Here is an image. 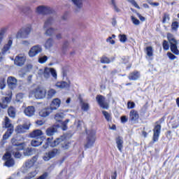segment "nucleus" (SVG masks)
I'll return each mask as SVG.
<instances>
[{"label":"nucleus","instance_id":"f257e3e1","mask_svg":"<svg viewBox=\"0 0 179 179\" xmlns=\"http://www.w3.org/2000/svg\"><path fill=\"white\" fill-rule=\"evenodd\" d=\"M47 94V90L43 87H37L36 88L29 92V97H35V99H45V94Z\"/></svg>","mask_w":179,"mask_h":179},{"label":"nucleus","instance_id":"f03ea898","mask_svg":"<svg viewBox=\"0 0 179 179\" xmlns=\"http://www.w3.org/2000/svg\"><path fill=\"white\" fill-rule=\"evenodd\" d=\"M167 38L171 44V51L176 55H179L178 48H177V44H178V42L177 40H176V38H174V35H173V34L168 33Z\"/></svg>","mask_w":179,"mask_h":179},{"label":"nucleus","instance_id":"7ed1b4c3","mask_svg":"<svg viewBox=\"0 0 179 179\" xmlns=\"http://www.w3.org/2000/svg\"><path fill=\"white\" fill-rule=\"evenodd\" d=\"M59 155H61V150L58 148H53L48 152H45L43 159L45 162H48V160H51V159H54V157L59 156Z\"/></svg>","mask_w":179,"mask_h":179},{"label":"nucleus","instance_id":"20e7f679","mask_svg":"<svg viewBox=\"0 0 179 179\" xmlns=\"http://www.w3.org/2000/svg\"><path fill=\"white\" fill-rule=\"evenodd\" d=\"M40 72H43L45 79H50L52 76V78L57 80V71L55 69L45 67L43 71L40 70Z\"/></svg>","mask_w":179,"mask_h":179},{"label":"nucleus","instance_id":"39448f33","mask_svg":"<svg viewBox=\"0 0 179 179\" xmlns=\"http://www.w3.org/2000/svg\"><path fill=\"white\" fill-rule=\"evenodd\" d=\"M94 142H96V131H90L88 133L87 143L85 145V149H89L90 148H92V146L94 145Z\"/></svg>","mask_w":179,"mask_h":179},{"label":"nucleus","instance_id":"423d86ee","mask_svg":"<svg viewBox=\"0 0 179 179\" xmlns=\"http://www.w3.org/2000/svg\"><path fill=\"white\" fill-rule=\"evenodd\" d=\"M31 32V27H25L19 30L16 34V38H27Z\"/></svg>","mask_w":179,"mask_h":179},{"label":"nucleus","instance_id":"0eeeda50","mask_svg":"<svg viewBox=\"0 0 179 179\" xmlns=\"http://www.w3.org/2000/svg\"><path fill=\"white\" fill-rule=\"evenodd\" d=\"M13 41L12 40H9L7 44H5L1 49V52H0V62H2V59H3V56L6 55V54H9L10 52V47H12Z\"/></svg>","mask_w":179,"mask_h":179},{"label":"nucleus","instance_id":"6e6552de","mask_svg":"<svg viewBox=\"0 0 179 179\" xmlns=\"http://www.w3.org/2000/svg\"><path fill=\"white\" fill-rule=\"evenodd\" d=\"M38 15H50L52 13V10L47 6H38L36 10Z\"/></svg>","mask_w":179,"mask_h":179},{"label":"nucleus","instance_id":"1a4fd4ad","mask_svg":"<svg viewBox=\"0 0 179 179\" xmlns=\"http://www.w3.org/2000/svg\"><path fill=\"white\" fill-rule=\"evenodd\" d=\"M43 51V48L40 45H34L29 51V55L31 58L36 57Z\"/></svg>","mask_w":179,"mask_h":179},{"label":"nucleus","instance_id":"9d476101","mask_svg":"<svg viewBox=\"0 0 179 179\" xmlns=\"http://www.w3.org/2000/svg\"><path fill=\"white\" fill-rule=\"evenodd\" d=\"M3 160H6L5 166L7 167H13V166H15V160L12 159V155L10 152H6L4 154Z\"/></svg>","mask_w":179,"mask_h":179},{"label":"nucleus","instance_id":"9b49d317","mask_svg":"<svg viewBox=\"0 0 179 179\" xmlns=\"http://www.w3.org/2000/svg\"><path fill=\"white\" fill-rule=\"evenodd\" d=\"M96 100L101 108H104L105 110L108 108V103L106 102V97L103 95H97L96 96Z\"/></svg>","mask_w":179,"mask_h":179},{"label":"nucleus","instance_id":"f8f14e48","mask_svg":"<svg viewBox=\"0 0 179 179\" xmlns=\"http://www.w3.org/2000/svg\"><path fill=\"white\" fill-rule=\"evenodd\" d=\"M24 62H26V56L24 55H18L14 59V64L17 66H23Z\"/></svg>","mask_w":179,"mask_h":179},{"label":"nucleus","instance_id":"ddd939ff","mask_svg":"<svg viewBox=\"0 0 179 179\" xmlns=\"http://www.w3.org/2000/svg\"><path fill=\"white\" fill-rule=\"evenodd\" d=\"M162 131V125L157 124L153 129V142H157L159 141V137L160 136V132Z\"/></svg>","mask_w":179,"mask_h":179},{"label":"nucleus","instance_id":"4468645a","mask_svg":"<svg viewBox=\"0 0 179 179\" xmlns=\"http://www.w3.org/2000/svg\"><path fill=\"white\" fill-rule=\"evenodd\" d=\"M37 162V157H33L31 159L27 160L24 164V170L22 171V173H27V170H29L31 167L34 166V164Z\"/></svg>","mask_w":179,"mask_h":179},{"label":"nucleus","instance_id":"2eb2a0df","mask_svg":"<svg viewBox=\"0 0 179 179\" xmlns=\"http://www.w3.org/2000/svg\"><path fill=\"white\" fill-rule=\"evenodd\" d=\"M7 85L9 89L13 90V89H16V87H17V80L13 76H9L7 78Z\"/></svg>","mask_w":179,"mask_h":179},{"label":"nucleus","instance_id":"dca6fc26","mask_svg":"<svg viewBox=\"0 0 179 179\" xmlns=\"http://www.w3.org/2000/svg\"><path fill=\"white\" fill-rule=\"evenodd\" d=\"M12 98L10 96H3L1 101H0V107L5 110L8 108V104L10 103Z\"/></svg>","mask_w":179,"mask_h":179},{"label":"nucleus","instance_id":"f3484780","mask_svg":"<svg viewBox=\"0 0 179 179\" xmlns=\"http://www.w3.org/2000/svg\"><path fill=\"white\" fill-rule=\"evenodd\" d=\"M55 24H57L55 19L52 17H49L44 22L43 29H47L50 26H55Z\"/></svg>","mask_w":179,"mask_h":179},{"label":"nucleus","instance_id":"a211bd4d","mask_svg":"<svg viewBox=\"0 0 179 179\" xmlns=\"http://www.w3.org/2000/svg\"><path fill=\"white\" fill-rule=\"evenodd\" d=\"M61 106V99L58 98L53 99L50 108L52 109V111L55 110H58Z\"/></svg>","mask_w":179,"mask_h":179},{"label":"nucleus","instance_id":"6ab92c4d","mask_svg":"<svg viewBox=\"0 0 179 179\" xmlns=\"http://www.w3.org/2000/svg\"><path fill=\"white\" fill-rule=\"evenodd\" d=\"M35 113H36V108L33 106H27L24 110V114H25L27 117H33Z\"/></svg>","mask_w":179,"mask_h":179},{"label":"nucleus","instance_id":"aec40b11","mask_svg":"<svg viewBox=\"0 0 179 179\" xmlns=\"http://www.w3.org/2000/svg\"><path fill=\"white\" fill-rule=\"evenodd\" d=\"M11 142L13 145V149L14 150H23V149H24V143H21L17 144V141L15 138H13L11 140Z\"/></svg>","mask_w":179,"mask_h":179},{"label":"nucleus","instance_id":"412c9836","mask_svg":"<svg viewBox=\"0 0 179 179\" xmlns=\"http://www.w3.org/2000/svg\"><path fill=\"white\" fill-rule=\"evenodd\" d=\"M29 128H30V125L27 124L19 125L15 129V132H17V134H24V132L29 130Z\"/></svg>","mask_w":179,"mask_h":179},{"label":"nucleus","instance_id":"4be33fe9","mask_svg":"<svg viewBox=\"0 0 179 179\" xmlns=\"http://www.w3.org/2000/svg\"><path fill=\"white\" fill-rule=\"evenodd\" d=\"M51 113H52V109L50 107H47V108L41 109L39 111V115L42 118H46V117H48V115H50V114H51Z\"/></svg>","mask_w":179,"mask_h":179},{"label":"nucleus","instance_id":"5701e85b","mask_svg":"<svg viewBox=\"0 0 179 179\" xmlns=\"http://www.w3.org/2000/svg\"><path fill=\"white\" fill-rule=\"evenodd\" d=\"M29 136L31 138H34L35 139H40L43 136V131L40 129L34 130L31 133H30Z\"/></svg>","mask_w":179,"mask_h":179},{"label":"nucleus","instance_id":"b1692460","mask_svg":"<svg viewBox=\"0 0 179 179\" xmlns=\"http://www.w3.org/2000/svg\"><path fill=\"white\" fill-rule=\"evenodd\" d=\"M141 78V73L138 71H134L129 74V80H138Z\"/></svg>","mask_w":179,"mask_h":179},{"label":"nucleus","instance_id":"393cba45","mask_svg":"<svg viewBox=\"0 0 179 179\" xmlns=\"http://www.w3.org/2000/svg\"><path fill=\"white\" fill-rule=\"evenodd\" d=\"M130 121H138L139 120V113L135 110H131L129 113Z\"/></svg>","mask_w":179,"mask_h":179},{"label":"nucleus","instance_id":"a878e982","mask_svg":"<svg viewBox=\"0 0 179 179\" xmlns=\"http://www.w3.org/2000/svg\"><path fill=\"white\" fill-rule=\"evenodd\" d=\"M55 86L57 89H65L71 86V81H69L68 83L65 81L57 82Z\"/></svg>","mask_w":179,"mask_h":179},{"label":"nucleus","instance_id":"bb28decb","mask_svg":"<svg viewBox=\"0 0 179 179\" xmlns=\"http://www.w3.org/2000/svg\"><path fill=\"white\" fill-rule=\"evenodd\" d=\"M57 94V91L52 88H50L48 91L46 90L45 94V98L48 99V100H50V99H52Z\"/></svg>","mask_w":179,"mask_h":179},{"label":"nucleus","instance_id":"cd10ccee","mask_svg":"<svg viewBox=\"0 0 179 179\" xmlns=\"http://www.w3.org/2000/svg\"><path fill=\"white\" fill-rule=\"evenodd\" d=\"M116 143H117L118 150H120V152H122V148H124V140H122V137L121 136L117 137Z\"/></svg>","mask_w":179,"mask_h":179},{"label":"nucleus","instance_id":"c85d7f7f","mask_svg":"<svg viewBox=\"0 0 179 179\" xmlns=\"http://www.w3.org/2000/svg\"><path fill=\"white\" fill-rule=\"evenodd\" d=\"M42 144H43V138H36L31 141V146H34V148H37L38 146H41V145Z\"/></svg>","mask_w":179,"mask_h":179},{"label":"nucleus","instance_id":"c756f323","mask_svg":"<svg viewBox=\"0 0 179 179\" xmlns=\"http://www.w3.org/2000/svg\"><path fill=\"white\" fill-rule=\"evenodd\" d=\"M54 45V39L50 38H48L45 44H44V47L46 50H50V48H52V47Z\"/></svg>","mask_w":179,"mask_h":179},{"label":"nucleus","instance_id":"7c9ffc66","mask_svg":"<svg viewBox=\"0 0 179 179\" xmlns=\"http://www.w3.org/2000/svg\"><path fill=\"white\" fill-rule=\"evenodd\" d=\"M62 142H64V137L57 138L52 142H50V146L51 148H55L59 145V143L62 144Z\"/></svg>","mask_w":179,"mask_h":179},{"label":"nucleus","instance_id":"2f4dec72","mask_svg":"<svg viewBox=\"0 0 179 179\" xmlns=\"http://www.w3.org/2000/svg\"><path fill=\"white\" fill-rule=\"evenodd\" d=\"M71 2L75 5L77 9L83 8V0H71Z\"/></svg>","mask_w":179,"mask_h":179},{"label":"nucleus","instance_id":"473e14b6","mask_svg":"<svg viewBox=\"0 0 179 179\" xmlns=\"http://www.w3.org/2000/svg\"><path fill=\"white\" fill-rule=\"evenodd\" d=\"M8 114L11 118H15V117H16V108L13 106H10L8 109Z\"/></svg>","mask_w":179,"mask_h":179},{"label":"nucleus","instance_id":"72a5a7b5","mask_svg":"<svg viewBox=\"0 0 179 179\" xmlns=\"http://www.w3.org/2000/svg\"><path fill=\"white\" fill-rule=\"evenodd\" d=\"M4 125L6 128H9V129L13 128V125L10 122V119H9L8 117H6L4 119Z\"/></svg>","mask_w":179,"mask_h":179},{"label":"nucleus","instance_id":"f704fd0d","mask_svg":"<svg viewBox=\"0 0 179 179\" xmlns=\"http://www.w3.org/2000/svg\"><path fill=\"white\" fill-rule=\"evenodd\" d=\"M13 134V128L8 129L7 131L5 133V134L3 136V141H6V139H9V137L10 135Z\"/></svg>","mask_w":179,"mask_h":179},{"label":"nucleus","instance_id":"c9c22d12","mask_svg":"<svg viewBox=\"0 0 179 179\" xmlns=\"http://www.w3.org/2000/svg\"><path fill=\"white\" fill-rule=\"evenodd\" d=\"M57 132V129L54 127H50L46 129V135L48 136H52Z\"/></svg>","mask_w":179,"mask_h":179},{"label":"nucleus","instance_id":"e433bc0d","mask_svg":"<svg viewBox=\"0 0 179 179\" xmlns=\"http://www.w3.org/2000/svg\"><path fill=\"white\" fill-rule=\"evenodd\" d=\"M145 52L148 57H153V48L152 46H148L145 48Z\"/></svg>","mask_w":179,"mask_h":179},{"label":"nucleus","instance_id":"4c0bfd02","mask_svg":"<svg viewBox=\"0 0 179 179\" xmlns=\"http://www.w3.org/2000/svg\"><path fill=\"white\" fill-rule=\"evenodd\" d=\"M118 38H119L120 43H123V44L127 43V41H128V37L125 34H119Z\"/></svg>","mask_w":179,"mask_h":179},{"label":"nucleus","instance_id":"58836bf2","mask_svg":"<svg viewBox=\"0 0 179 179\" xmlns=\"http://www.w3.org/2000/svg\"><path fill=\"white\" fill-rule=\"evenodd\" d=\"M57 29L55 28H52V27H50L48 29H46L45 31V34L47 36H52V34H54V32L56 31Z\"/></svg>","mask_w":179,"mask_h":179},{"label":"nucleus","instance_id":"ea45409f","mask_svg":"<svg viewBox=\"0 0 179 179\" xmlns=\"http://www.w3.org/2000/svg\"><path fill=\"white\" fill-rule=\"evenodd\" d=\"M62 148L64 150H68L71 148V143L69 142H62Z\"/></svg>","mask_w":179,"mask_h":179},{"label":"nucleus","instance_id":"a19ab883","mask_svg":"<svg viewBox=\"0 0 179 179\" xmlns=\"http://www.w3.org/2000/svg\"><path fill=\"white\" fill-rule=\"evenodd\" d=\"M36 176H37V171H34L31 173H29L28 174V176H27L24 179H31V178H34V177H36Z\"/></svg>","mask_w":179,"mask_h":179},{"label":"nucleus","instance_id":"79ce46f5","mask_svg":"<svg viewBox=\"0 0 179 179\" xmlns=\"http://www.w3.org/2000/svg\"><path fill=\"white\" fill-rule=\"evenodd\" d=\"M69 119H66L65 122H63L62 123V129L63 131H66V129H68V122H69Z\"/></svg>","mask_w":179,"mask_h":179},{"label":"nucleus","instance_id":"37998d69","mask_svg":"<svg viewBox=\"0 0 179 179\" xmlns=\"http://www.w3.org/2000/svg\"><path fill=\"white\" fill-rule=\"evenodd\" d=\"M111 62V60L106 56H103L101 59V64H110Z\"/></svg>","mask_w":179,"mask_h":179},{"label":"nucleus","instance_id":"c03bdc74","mask_svg":"<svg viewBox=\"0 0 179 179\" xmlns=\"http://www.w3.org/2000/svg\"><path fill=\"white\" fill-rule=\"evenodd\" d=\"M178 27H179L178 22L176 21L172 22V24H171L172 30H173L174 31H177V30L178 29Z\"/></svg>","mask_w":179,"mask_h":179},{"label":"nucleus","instance_id":"a18cd8bd","mask_svg":"<svg viewBox=\"0 0 179 179\" xmlns=\"http://www.w3.org/2000/svg\"><path fill=\"white\" fill-rule=\"evenodd\" d=\"M33 155V149L27 148L24 151V156H31Z\"/></svg>","mask_w":179,"mask_h":179},{"label":"nucleus","instance_id":"49530a36","mask_svg":"<svg viewBox=\"0 0 179 179\" xmlns=\"http://www.w3.org/2000/svg\"><path fill=\"white\" fill-rule=\"evenodd\" d=\"M102 114L104 115L106 120L111 121V115H110L108 112L103 110Z\"/></svg>","mask_w":179,"mask_h":179},{"label":"nucleus","instance_id":"de8ad7c7","mask_svg":"<svg viewBox=\"0 0 179 179\" xmlns=\"http://www.w3.org/2000/svg\"><path fill=\"white\" fill-rule=\"evenodd\" d=\"M81 108L83 111H87L90 108L89 103L86 102H82Z\"/></svg>","mask_w":179,"mask_h":179},{"label":"nucleus","instance_id":"09e8293b","mask_svg":"<svg viewBox=\"0 0 179 179\" xmlns=\"http://www.w3.org/2000/svg\"><path fill=\"white\" fill-rule=\"evenodd\" d=\"M5 87H6V80H5V78H2L0 80V89H1V90H3Z\"/></svg>","mask_w":179,"mask_h":179},{"label":"nucleus","instance_id":"8fccbe9b","mask_svg":"<svg viewBox=\"0 0 179 179\" xmlns=\"http://www.w3.org/2000/svg\"><path fill=\"white\" fill-rule=\"evenodd\" d=\"M162 46L165 51H168V50L170 48V45H169V42L167 41H163Z\"/></svg>","mask_w":179,"mask_h":179},{"label":"nucleus","instance_id":"3c124183","mask_svg":"<svg viewBox=\"0 0 179 179\" xmlns=\"http://www.w3.org/2000/svg\"><path fill=\"white\" fill-rule=\"evenodd\" d=\"M131 19L132 23H134L136 26L141 24V21H139V20H138L136 17L131 16Z\"/></svg>","mask_w":179,"mask_h":179},{"label":"nucleus","instance_id":"603ef678","mask_svg":"<svg viewBox=\"0 0 179 179\" xmlns=\"http://www.w3.org/2000/svg\"><path fill=\"white\" fill-rule=\"evenodd\" d=\"M13 155L16 159H20V157H22V154H20V152L16 150H13Z\"/></svg>","mask_w":179,"mask_h":179},{"label":"nucleus","instance_id":"864d4df0","mask_svg":"<svg viewBox=\"0 0 179 179\" xmlns=\"http://www.w3.org/2000/svg\"><path fill=\"white\" fill-rule=\"evenodd\" d=\"M62 118H64V113H57L55 116V120H56L58 122L61 121Z\"/></svg>","mask_w":179,"mask_h":179},{"label":"nucleus","instance_id":"5fc2aeb1","mask_svg":"<svg viewBox=\"0 0 179 179\" xmlns=\"http://www.w3.org/2000/svg\"><path fill=\"white\" fill-rule=\"evenodd\" d=\"M127 1L131 3V5L136 7L137 9H141V7L138 5V3H136L135 0H127Z\"/></svg>","mask_w":179,"mask_h":179},{"label":"nucleus","instance_id":"6e6d98bb","mask_svg":"<svg viewBox=\"0 0 179 179\" xmlns=\"http://www.w3.org/2000/svg\"><path fill=\"white\" fill-rule=\"evenodd\" d=\"M47 59H48V57L47 56H43L38 59V62L40 64H45V62H47Z\"/></svg>","mask_w":179,"mask_h":179},{"label":"nucleus","instance_id":"4d7b16f0","mask_svg":"<svg viewBox=\"0 0 179 179\" xmlns=\"http://www.w3.org/2000/svg\"><path fill=\"white\" fill-rule=\"evenodd\" d=\"M111 3L115 10V12H120L121 10H120V8H118V7H117V4H115V0H111Z\"/></svg>","mask_w":179,"mask_h":179},{"label":"nucleus","instance_id":"13d9d810","mask_svg":"<svg viewBox=\"0 0 179 179\" xmlns=\"http://www.w3.org/2000/svg\"><path fill=\"white\" fill-rule=\"evenodd\" d=\"M51 138H48L47 139V142L45 143V145H43V149H48V146H50V145H51Z\"/></svg>","mask_w":179,"mask_h":179},{"label":"nucleus","instance_id":"bf43d9fd","mask_svg":"<svg viewBox=\"0 0 179 179\" xmlns=\"http://www.w3.org/2000/svg\"><path fill=\"white\" fill-rule=\"evenodd\" d=\"M7 31H8V28L6 27L1 28L0 30V36H1V37H4L5 33H6Z\"/></svg>","mask_w":179,"mask_h":179},{"label":"nucleus","instance_id":"052dcab7","mask_svg":"<svg viewBox=\"0 0 179 179\" xmlns=\"http://www.w3.org/2000/svg\"><path fill=\"white\" fill-rule=\"evenodd\" d=\"M167 57H169V59L171 60H174L176 59V58H177V57H176V55H174L173 53L168 52H167Z\"/></svg>","mask_w":179,"mask_h":179},{"label":"nucleus","instance_id":"680f3d73","mask_svg":"<svg viewBox=\"0 0 179 179\" xmlns=\"http://www.w3.org/2000/svg\"><path fill=\"white\" fill-rule=\"evenodd\" d=\"M127 108H135V103L132 101H129L127 103Z\"/></svg>","mask_w":179,"mask_h":179},{"label":"nucleus","instance_id":"e2e57ef3","mask_svg":"<svg viewBox=\"0 0 179 179\" xmlns=\"http://www.w3.org/2000/svg\"><path fill=\"white\" fill-rule=\"evenodd\" d=\"M106 42L107 43H110V44L114 45L115 44V41L113 40V37L109 36L107 39H106Z\"/></svg>","mask_w":179,"mask_h":179},{"label":"nucleus","instance_id":"0e129e2a","mask_svg":"<svg viewBox=\"0 0 179 179\" xmlns=\"http://www.w3.org/2000/svg\"><path fill=\"white\" fill-rule=\"evenodd\" d=\"M167 20H170V15H169L168 14H164L162 21L163 23H166Z\"/></svg>","mask_w":179,"mask_h":179},{"label":"nucleus","instance_id":"69168bd1","mask_svg":"<svg viewBox=\"0 0 179 179\" xmlns=\"http://www.w3.org/2000/svg\"><path fill=\"white\" fill-rule=\"evenodd\" d=\"M22 99H23V94L18 93L16 95V100H17V101H20V100H22Z\"/></svg>","mask_w":179,"mask_h":179},{"label":"nucleus","instance_id":"338daca9","mask_svg":"<svg viewBox=\"0 0 179 179\" xmlns=\"http://www.w3.org/2000/svg\"><path fill=\"white\" fill-rule=\"evenodd\" d=\"M138 19L141 21V22H145L146 20V18H145V17L142 16V15H141L139 13H136Z\"/></svg>","mask_w":179,"mask_h":179},{"label":"nucleus","instance_id":"774afa93","mask_svg":"<svg viewBox=\"0 0 179 179\" xmlns=\"http://www.w3.org/2000/svg\"><path fill=\"white\" fill-rule=\"evenodd\" d=\"M148 3H149L150 5H151L152 6H159V3H153L152 2V1L148 0Z\"/></svg>","mask_w":179,"mask_h":179}]
</instances>
